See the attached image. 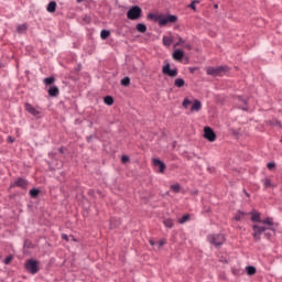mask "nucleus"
Returning <instances> with one entry per match:
<instances>
[{
    "mask_svg": "<svg viewBox=\"0 0 282 282\" xmlns=\"http://www.w3.org/2000/svg\"><path fill=\"white\" fill-rule=\"evenodd\" d=\"M12 186H18L19 188H28V182L24 178H18L15 182L11 185Z\"/></svg>",
    "mask_w": 282,
    "mask_h": 282,
    "instance_id": "9b49d317",
    "label": "nucleus"
},
{
    "mask_svg": "<svg viewBox=\"0 0 282 282\" xmlns=\"http://www.w3.org/2000/svg\"><path fill=\"white\" fill-rule=\"evenodd\" d=\"M148 19L154 21V23H159L161 28L166 25L167 23H175V21H177L176 15H164L160 13H150L148 14Z\"/></svg>",
    "mask_w": 282,
    "mask_h": 282,
    "instance_id": "f03ea898",
    "label": "nucleus"
},
{
    "mask_svg": "<svg viewBox=\"0 0 282 282\" xmlns=\"http://www.w3.org/2000/svg\"><path fill=\"white\" fill-rule=\"evenodd\" d=\"M59 91H58V87L53 86L48 89V96H51L52 98H56V96H58Z\"/></svg>",
    "mask_w": 282,
    "mask_h": 282,
    "instance_id": "2eb2a0df",
    "label": "nucleus"
},
{
    "mask_svg": "<svg viewBox=\"0 0 282 282\" xmlns=\"http://www.w3.org/2000/svg\"><path fill=\"white\" fill-rule=\"evenodd\" d=\"M184 85H186V82L182 78H176L174 82L175 87L182 88V87H184Z\"/></svg>",
    "mask_w": 282,
    "mask_h": 282,
    "instance_id": "a211bd4d",
    "label": "nucleus"
},
{
    "mask_svg": "<svg viewBox=\"0 0 282 282\" xmlns=\"http://www.w3.org/2000/svg\"><path fill=\"white\" fill-rule=\"evenodd\" d=\"M180 45H184V39L180 37L177 43L174 44V47H180Z\"/></svg>",
    "mask_w": 282,
    "mask_h": 282,
    "instance_id": "72a5a7b5",
    "label": "nucleus"
},
{
    "mask_svg": "<svg viewBox=\"0 0 282 282\" xmlns=\"http://www.w3.org/2000/svg\"><path fill=\"white\" fill-rule=\"evenodd\" d=\"M241 219H243V213L238 212L235 216V220L236 221H241Z\"/></svg>",
    "mask_w": 282,
    "mask_h": 282,
    "instance_id": "cd10ccee",
    "label": "nucleus"
},
{
    "mask_svg": "<svg viewBox=\"0 0 282 282\" xmlns=\"http://www.w3.org/2000/svg\"><path fill=\"white\" fill-rule=\"evenodd\" d=\"M109 34H111V32H109L108 30H102L101 32H100V36H101V39L105 41V40H107V39H109Z\"/></svg>",
    "mask_w": 282,
    "mask_h": 282,
    "instance_id": "393cba45",
    "label": "nucleus"
},
{
    "mask_svg": "<svg viewBox=\"0 0 282 282\" xmlns=\"http://www.w3.org/2000/svg\"><path fill=\"white\" fill-rule=\"evenodd\" d=\"M151 246H155V242L153 240H150Z\"/></svg>",
    "mask_w": 282,
    "mask_h": 282,
    "instance_id": "a19ab883",
    "label": "nucleus"
},
{
    "mask_svg": "<svg viewBox=\"0 0 282 282\" xmlns=\"http://www.w3.org/2000/svg\"><path fill=\"white\" fill-rule=\"evenodd\" d=\"M83 0H77V3H80Z\"/></svg>",
    "mask_w": 282,
    "mask_h": 282,
    "instance_id": "37998d69",
    "label": "nucleus"
},
{
    "mask_svg": "<svg viewBox=\"0 0 282 282\" xmlns=\"http://www.w3.org/2000/svg\"><path fill=\"white\" fill-rule=\"evenodd\" d=\"M24 109L28 111V113H31V116H41V108L34 107L32 104H24Z\"/></svg>",
    "mask_w": 282,
    "mask_h": 282,
    "instance_id": "6e6552de",
    "label": "nucleus"
},
{
    "mask_svg": "<svg viewBox=\"0 0 282 282\" xmlns=\"http://www.w3.org/2000/svg\"><path fill=\"white\" fill-rule=\"evenodd\" d=\"M137 30H138L141 34H144V32H147V25H145V24H142V23H139V24H137Z\"/></svg>",
    "mask_w": 282,
    "mask_h": 282,
    "instance_id": "b1692460",
    "label": "nucleus"
},
{
    "mask_svg": "<svg viewBox=\"0 0 282 282\" xmlns=\"http://www.w3.org/2000/svg\"><path fill=\"white\" fill-rule=\"evenodd\" d=\"M193 100H191V99H188V98H185L184 100H183V102H182V107L184 108V109H188V107H191V105H193Z\"/></svg>",
    "mask_w": 282,
    "mask_h": 282,
    "instance_id": "6ab92c4d",
    "label": "nucleus"
},
{
    "mask_svg": "<svg viewBox=\"0 0 282 282\" xmlns=\"http://www.w3.org/2000/svg\"><path fill=\"white\" fill-rule=\"evenodd\" d=\"M163 224L166 228H173V226H174L173 219H171V218L164 219Z\"/></svg>",
    "mask_w": 282,
    "mask_h": 282,
    "instance_id": "4be33fe9",
    "label": "nucleus"
},
{
    "mask_svg": "<svg viewBox=\"0 0 282 282\" xmlns=\"http://www.w3.org/2000/svg\"><path fill=\"white\" fill-rule=\"evenodd\" d=\"M262 184L264 188H274L276 185L272 184V181L270 178L262 180Z\"/></svg>",
    "mask_w": 282,
    "mask_h": 282,
    "instance_id": "dca6fc26",
    "label": "nucleus"
},
{
    "mask_svg": "<svg viewBox=\"0 0 282 282\" xmlns=\"http://www.w3.org/2000/svg\"><path fill=\"white\" fill-rule=\"evenodd\" d=\"M59 151L63 153V149H59Z\"/></svg>",
    "mask_w": 282,
    "mask_h": 282,
    "instance_id": "c03bdc74",
    "label": "nucleus"
},
{
    "mask_svg": "<svg viewBox=\"0 0 282 282\" xmlns=\"http://www.w3.org/2000/svg\"><path fill=\"white\" fill-rule=\"evenodd\" d=\"M39 189H36V188H33V189H31L30 191V195H31V197H39Z\"/></svg>",
    "mask_w": 282,
    "mask_h": 282,
    "instance_id": "c756f323",
    "label": "nucleus"
},
{
    "mask_svg": "<svg viewBox=\"0 0 282 282\" xmlns=\"http://www.w3.org/2000/svg\"><path fill=\"white\" fill-rule=\"evenodd\" d=\"M246 270L249 276H253V274H257V269L254 267H247Z\"/></svg>",
    "mask_w": 282,
    "mask_h": 282,
    "instance_id": "5701e85b",
    "label": "nucleus"
},
{
    "mask_svg": "<svg viewBox=\"0 0 282 282\" xmlns=\"http://www.w3.org/2000/svg\"><path fill=\"white\" fill-rule=\"evenodd\" d=\"M162 73L165 76H170V78H175V76H177V68L171 69V65L166 64L165 66H163Z\"/></svg>",
    "mask_w": 282,
    "mask_h": 282,
    "instance_id": "1a4fd4ad",
    "label": "nucleus"
},
{
    "mask_svg": "<svg viewBox=\"0 0 282 282\" xmlns=\"http://www.w3.org/2000/svg\"><path fill=\"white\" fill-rule=\"evenodd\" d=\"M174 61H178L181 63L182 58H184V51L175 50L172 54Z\"/></svg>",
    "mask_w": 282,
    "mask_h": 282,
    "instance_id": "f8f14e48",
    "label": "nucleus"
},
{
    "mask_svg": "<svg viewBox=\"0 0 282 282\" xmlns=\"http://www.w3.org/2000/svg\"><path fill=\"white\" fill-rule=\"evenodd\" d=\"M185 47H186L187 50H192V47H191L189 44H186Z\"/></svg>",
    "mask_w": 282,
    "mask_h": 282,
    "instance_id": "ea45409f",
    "label": "nucleus"
},
{
    "mask_svg": "<svg viewBox=\"0 0 282 282\" xmlns=\"http://www.w3.org/2000/svg\"><path fill=\"white\" fill-rule=\"evenodd\" d=\"M204 139L208 140V142H215L217 140V134H215V131L212 130L210 127L204 128Z\"/></svg>",
    "mask_w": 282,
    "mask_h": 282,
    "instance_id": "0eeeda50",
    "label": "nucleus"
},
{
    "mask_svg": "<svg viewBox=\"0 0 282 282\" xmlns=\"http://www.w3.org/2000/svg\"><path fill=\"white\" fill-rule=\"evenodd\" d=\"M62 239H65L67 241V235L63 234Z\"/></svg>",
    "mask_w": 282,
    "mask_h": 282,
    "instance_id": "58836bf2",
    "label": "nucleus"
},
{
    "mask_svg": "<svg viewBox=\"0 0 282 282\" xmlns=\"http://www.w3.org/2000/svg\"><path fill=\"white\" fill-rule=\"evenodd\" d=\"M121 162H122L123 164H127V162H129V156L123 155V156L121 158Z\"/></svg>",
    "mask_w": 282,
    "mask_h": 282,
    "instance_id": "f704fd0d",
    "label": "nucleus"
},
{
    "mask_svg": "<svg viewBox=\"0 0 282 282\" xmlns=\"http://www.w3.org/2000/svg\"><path fill=\"white\" fill-rule=\"evenodd\" d=\"M202 110V101L198 99H194V102L192 104L191 111H200Z\"/></svg>",
    "mask_w": 282,
    "mask_h": 282,
    "instance_id": "ddd939ff",
    "label": "nucleus"
},
{
    "mask_svg": "<svg viewBox=\"0 0 282 282\" xmlns=\"http://www.w3.org/2000/svg\"><path fill=\"white\" fill-rule=\"evenodd\" d=\"M12 259H14V257H12V256H8V257L4 259V263H6V265H10V263H11Z\"/></svg>",
    "mask_w": 282,
    "mask_h": 282,
    "instance_id": "473e14b6",
    "label": "nucleus"
},
{
    "mask_svg": "<svg viewBox=\"0 0 282 282\" xmlns=\"http://www.w3.org/2000/svg\"><path fill=\"white\" fill-rule=\"evenodd\" d=\"M214 8H216V9H217V8H219V6H218V4H215V6H214Z\"/></svg>",
    "mask_w": 282,
    "mask_h": 282,
    "instance_id": "79ce46f5",
    "label": "nucleus"
},
{
    "mask_svg": "<svg viewBox=\"0 0 282 282\" xmlns=\"http://www.w3.org/2000/svg\"><path fill=\"white\" fill-rule=\"evenodd\" d=\"M180 184L171 185V191H173L174 193H180Z\"/></svg>",
    "mask_w": 282,
    "mask_h": 282,
    "instance_id": "c85d7f7f",
    "label": "nucleus"
},
{
    "mask_svg": "<svg viewBox=\"0 0 282 282\" xmlns=\"http://www.w3.org/2000/svg\"><path fill=\"white\" fill-rule=\"evenodd\" d=\"M8 142H10L12 144V142H14V138L8 137Z\"/></svg>",
    "mask_w": 282,
    "mask_h": 282,
    "instance_id": "4c0bfd02",
    "label": "nucleus"
},
{
    "mask_svg": "<svg viewBox=\"0 0 282 282\" xmlns=\"http://www.w3.org/2000/svg\"><path fill=\"white\" fill-rule=\"evenodd\" d=\"M280 142H282V137H281V140H280Z\"/></svg>",
    "mask_w": 282,
    "mask_h": 282,
    "instance_id": "a18cd8bd",
    "label": "nucleus"
},
{
    "mask_svg": "<svg viewBox=\"0 0 282 282\" xmlns=\"http://www.w3.org/2000/svg\"><path fill=\"white\" fill-rule=\"evenodd\" d=\"M159 248H162V246H164L166 243V240H160L156 242Z\"/></svg>",
    "mask_w": 282,
    "mask_h": 282,
    "instance_id": "c9c22d12",
    "label": "nucleus"
},
{
    "mask_svg": "<svg viewBox=\"0 0 282 282\" xmlns=\"http://www.w3.org/2000/svg\"><path fill=\"white\" fill-rule=\"evenodd\" d=\"M25 270L30 272V274H36L39 272V261L36 260H28L25 263Z\"/></svg>",
    "mask_w": 282,
    "mask_h": 282,
    "instance_id": "423d86ee",
    "label": "nucleus"
},
{
    "mask_svg": "<svg viewBox=\"0 0 282 282\" xmlns=\"http://www.w3.org/2000/svg\"><path fill=\"white\" fill-rule=\"evenodd\" d=\"M251 215V221H257L258 224L252 226V237L256 241L261 240V235H264L270 239V230L271 232H274L276 230V224H274V219L272 218H265L261 219V214H259L257 210H253L250 213ZM260 224V225H259Z\"/></svg>",
    "mask_w": 282,
    "mask_h": 282,
    "instance_id": "f257e3e1",
    "label": "nucleus"
},
{
    "mask_svg": "<svg viewBox=\"0 0 282 282\" xmlns=\"http://www.w3.org/2000/svg\"><path fill=\"white\" fill-rule=\"evenodd\" d=\"M121 85L123 87H129V85H131V79L129 77H124L123 79H121Z\"/></svg>",
    "mask_w": 282,
    "mask_h": 282,
    "instance_id": "a878e982",
    "label": "nucleus"
},
{
    "mask_svg": "<svg viewBox=\"0 0 282 282\" xmlns=\"http://www.w3.org/2000/svg\"><path fill=\"white\" fill-rule=\"evenodd\" d=\"M154 166L159 167V173H164L166 171V165L160 159H153Z\"/></svg>",
    "mask_w": 282,
    "mask_h": 282,
    "instance_id": "9d476101",
    "label": "nucleus"
},
{
    "mask_svg": "<svg viewBox=\"0 0 282 282\" xmlns=\"http://www.w3.org/2000/svg\"><path fill=\"white\" fill-rule=\"evenodd\" d=\"M127 19L130 21H138V19H142V8L138 6L130 8L127 12Z\"/></svg>",
    "mask_w": 282,
    "mask_h": 282,
    "instance_id": "20e7f679",
    "label": "nucleus"
},
{
    "mask_svg": "<svg viewBox=\"0 0 282 282\" xmlns=\"http://www.w3.org/2000/svg\"><path fill=\"white\" fill-rule=\"evenodd\" d=\"M197 3H199V0H194L191 4H189V8L192 9V10H197Z\"/></svg>",
    "mask_w": 282,
    "mask_h": 282,
    "instance_id": "2f4dec72",
    "label": "nucleus"
},
{
    "mask_svg": "<svg viewBox=\"0 0 282 282\" xmlns=\"http://www.w3.org/2000/svg\"><path fill=\"white\" fill-rule=\"evenodd\" d=\"M25 30H28V24H20L17 26V32L19 34H23V32H25Z\"/></svg>",
    "mask_w": 282,
    "mask_h": 282,
    "instance_id": "aec40b11",
    "label": "nucleus"
},
{
    "mask_svg": "<svg viewBox=\"0 0 282 282\" xmlns=\"http://www.w3.org/2000/svg\"><path fill=\"white\" fill-rule=\"evenodd\" d=\"M228 73V66H217V67H207L206 74L208 76H224V74Z\"/></svg>",
    "mask_w": 282,
    "mask_h": 282,
    "instance_id": "39448f33",
    "label": "nucleus"
},
{
    "mask_svg": "<svg viewBox=\"0 0 282 282\" xmlns=\"http://www.w3.org/2000/svg\"><path fill=\"white\" fill-rule=\"evenodd\" d=\"M104 102H105V105H108L109 107H111V105H113V97H111V96H106V97L104 98Z\"/></svg>",
    "mask_w": 282,
    "mask_h": 282,
    "instance_id": "412c9836",
    "label": "nucleus"
},
{
    "mask_svg": "<svg viewBox=\"0 0 282 282\" xmlns=\"http://www.w3.org/2000/svg\"><path fill=\"white\" fill-rule=\"evenodd\" d=\"M267 166H268V169H269L270 171H272V169H274L275 165H274V163H268Z\"/></svg>",
    "mask_w": 282,
    "mask_h": 282,
    "instance_id": "e433bc0d",
    "label": "nucleus"
},
{
    "mask_svg": "<svg viewBox=\"0 0 282 282\" xmlns=\"http://www.w3.org/2000/svg\"><path fill=\"white\" fill-rule=\"evenodd\" d=\"M188 219H191L189 215H184L181 219H180V224H186V221H188Z\"/></svg>",
    "mask_w": 282,
    "mask_h": 282,
    "instance_id": "7c9ffc66",
    "label": "nucleus"
},
{
    "mask_svg": "<svg viewBox=\"0 0 282 282\" xmlns=\"http://www.w3.org/2000/svg\"><path fill=\"white\" fill-rule=\"evenodd\" d=\"M163 45L165 47H171V45H173V36H163Z\"/></svg>",
    "mask_w": 282,
    "mask_h": 282,
    "instance_id": "4468645a",
    "label": "nucleus"
},
{
    "mask_svg": "<svg viewBox=\"0 0 282 282\" xmlns=\"http://www.w3.org/2000/svg\"><path fill=\"white\" fill-rule=\"evenodd\" d=\"M47 12H56V2L55 1H51L46 8Z\"/></svg>",
    "mask_w": 282,
    "mask_h": 282,
    "instance_id": "f3484780",
    "label": "nucleus"
},
{
    "mask_svg": "<svg viewBox=\"0 0 282 282\" xmlns=\"http://www.w3.org/2000/svg\"><path fill=\"white\" fill-rule=\"evenodd\" d=\"M55 78L54 77H48V78H44V84L45 85H53V83H55Z\"/></svg>",
    "mask_w": 282,
    "mask_h": 282,
    "instance_id": "bb28decb",
    "label": "nucleus"
},
{
    "mask_svg": "<svg viewBox=\"0 0 282 282\" xmlns=\"http://www.w3.org/2000/svg\"><path fill=\"white\" fill-rule=\"evenodd\" d=\"M207 241L215 248H221L226 241V237L221 234H212L207 236Z\"/></svg>",
    "mask_w": 282,
    "mask_h": 282,
    "instance_id": "7ed1b4c3",
    "label": "nucleus"
}]
</instances>
